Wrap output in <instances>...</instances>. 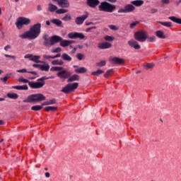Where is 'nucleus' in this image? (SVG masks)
Returning a JSON list of instances; mask_svg holds the SVG:
<instances>
[{
	"mask_svg": "<svg viewBox=\"0 0 181 181\" xmlns=\"http://www.w3.org/2000/svg\"><path fill=\"white\" fill-rule=\"evenodd\" d=\"M147 42H156V37L153 36V37H148L147 35Z\"/></svg>",
	"mask_w": 181,
	"mask_h": 181,
	"instance_id": "obj_40",
	"label": "nucleus"
},
{
	"mask_svg": "<svg viewBox=\"0 0 181 181\" xmlns=\"http://www.w3.org/2000/svg\"><path fill=\"white\" fill-rule=\"evenodd\" d=\"M5 57H10V59H13V60H16V57L15 55H9V54H5Z\"/></svg>",
	"mask_w": 181,
	"mask_h": 181,
	"instance_id": "obj_49",
	"label": "nucleus"
},
{
	"mask_svg": "<svg viewBox=\"0 0 181 181\" xmlns=\"http://www.w3.org/2000/svg\"><path fill=\"white\" fill-rule=\"evenodd\" d=\"M57 110V107H53V106H48L45 107V111L49 112V111H56Z\"/></svg>",
	"mask_w": 181,
	"mask_h": 181,
	"instance_id": "obj_36",
	"label": "nucleus"
},
{
	"mask_svg": "<svg viewBox=\"0 0 181 181\" xmlns=\"http://www.w3.org/2000/svg\"><path fill=\"white\" fill-rule=\"evenodd\" d=\"M40 66H41V64H34L33 65V67H35V68H38V69H40Z\"/></svg>",
	"mask_w": 181,
	"mask_h": 181,
	"instance_id": "obj_59",
	"label": "nucleus"
},
{
	"mask_svg": "<svg viewBox=\"0 0 181 181\" xmlns=\"http://www.w3.org/2000/svg\"><path fill=\"white\" fill-rule=\"evenodd\" d=\"M62 59H64L65 62H71V57H70L69 54L64 53L61 56Z\"/></svg>",
	"mask_w": 181,
	"mask_h": 181,
	"instance_id": "obj_27",
	"label": "nucleus"
},
{
	"mask_svg": "<svg viewBox=\"0 0 181 181\" xmlns=\"http://www.w3.org/2000/svg\"><path fill=\"white\" fill-rule=\"evenodd\" d=\"M156 36H157V37H159V39H166V35L163 34V31L162 30L156 31Z\"/></svg>",
	"mask_w": 181,
	"mask_h": 181,
	"instance_id": "obj_24",
	"label": "nucleus"
},
{
	"mask_svg": "<svg viewBox=\"0 0 181 181\" xmlns=\"http://www.w3.org/2000/svg\"><path fill=\"white\" fill-rule=\"evenodd\" d=\"M49 105H53V104H56V99H52L48 101Z\"/></svg>",
	"mask_w": 181,
	"mask_h": 181,
	"instance_id": "obj_50",
	"label": "nucleus"
},
{
	"mask_svg": "<svg viewBox=\"0 0 181 181\" xmlns=\"http://www.w3.org/2000/svg\"><path fill=\"white\" fill-rule=\"evenodd\" d=\"M17 73H28V71L26 70V69H19L16 71Z\"/></svg>",
	"mask_w": 181,
	"mask_h": 181,
	"instance_id": "obj_51",
	"label": "nucleus"
},
{
	"mask_svg": "<svg viewBox=\"0 0 181 181\" xmlns=\"http://www.w3.org/2000/svg\"><path fill=\"white\" fill-rule=\"evenodd\" d=\"M116 6L107 1L102 2L99 6V11L112 13L115 11Z\"/></svg>",
	"mask_w": 181,
	"mask_h": 181,
	"instance_id": "obj_4",
	"label": "nucleus"
},
{
	"mask_svg": "<svg viewBox=\"0 0 181 181\" xmlns=\"http://www.w3.org/2000/svg\"><path fill=\"white\" fill-rule=\"evenodd\" d=\"M62 52L61 47H57L52 51V53H60Z\"/></svg>",
	"mask_w": 181,
	"mask_h": 181,
	"instance_id": "obj_47",
	"label": "nucleus"
},
{
	"mask_svg": "<svg viewBox=\"0 0 181 181\" xmlns=\"http://www.w3.org/2000/svg\"><path fill=\"white\" fill-rule=\"evenodd\" d=\"M51 23H54V25H56V26H58V28H62V24L63 23V22H62V21H60L59 19L57 18H54L52 20H51Z\"/></svg>",
	"mask_w": 181,
	"mask_h": 181,
	"instance_id": "obj_18",
	"label": "nucleus"
},
{
	"mask_svg": "<svg viewBox=\"0 0 181 181\" xmlns=\"http://www.w3.org/2000/svg\"><path fill=\"white\" fill-rule=\"evenodd\" d=\"M132 4L135 6H142L144 5V0H135L132 1Z\"/></svg>",
	"mask_w": 181,
	"mask_h": 181,
	"instance_id": "obj_25",
	"label": "nucleus"
},
{
	"mask_svg": "<svg viewBox=\"0 0 181 181\" xmlns=\"http://www.w3.org/2000/svg\"><path fill=\"white\" fill-rule=\"evenodd\" d=\"M57 77H59V78H64V80H66V78L69 79V77H70V76H71V72L64 69V70H62L59 72H58L57 74Z\"/></svg>",
	"mask_w": 181,
	"mask_h": 181,
	"instance_id": "obj_8",
	"label": "nucleus"
},
{
	"mask_svg": "<svg viewBox=\"0 0 181 181\" xmlns=\"http://www.w3.org/2000/svg\"><path fill=\"white\" fill-rule=\"evenodd\" d=\"M30 19L25 17H19L16 22V25L18 29H22L23 25L28 26V25H30Z\"/></svg>",
	"mask_w": 181,
	"mask_h": 181,
	"instance_id": "obj_5",
	"label": "nucleus"
},
{
	"mask_svg": "<svg viewBox=\"0 0 181 181\" xmlns=\"http://www.w3.org/2000/svg\"><path fill=\"white\" fill-rule=\"evenodd\" d=\"M46 100V96H44L42 93H35L29 95L26 99L23 100V103H40L41 101H45Z\"/></svg>",
	"mask_w": 181,
	"mask_h": 181,
	"instance_id": "obj_3",
	"label": "nucleus"
},
{
	"mask_svg": "<svg viewBox=\"0 0 181 181\" xmlns=\"http://www.w3.org/2000/svg\"><path fill=\"white\" fill-rule=\"evenodd\" d=\"M77 87H78V83H68L62 88L61 91L62 93H64V94H69L71 91L76 90Z\"/></svg>",
	"mask_w": 181,
	"mask_h": 181,
	"instance_id": "obj_6",
	"label": "nucleus"
},
{
	"mask_svg": "<svg viewBox=\"0 0 181 181\" xmlns=\"http://www.w3.org/2000/svg\"><path fill=\"white\" fill-rule=\"evenodd\" d=\"M107 74H110L111 73H114V69H109L106 71Z\"/></svg>",
	"mask_w": 181,
	"mask_h": 181,
	"instance_id": "obj_60",
	"label": "nucleus"
},
{
	"mask_svg": "<svg viewBox=\"0 0 181 181\" xmlns=\"http://www.w3.org/2000/svg\"><path fill=\"white\" fill-rule=\"evenodd\" d=\"M93 29H97L96 26L90 27L86 29V32H90V30H93Z\"/></svg>",
	"mask_w": 181,
	"mask_h": 181,
	"instance_id": "obj_56",
	"label": "nucleus"
},
{
	"mask_svg": "<svg viewBox=\"0 0 181 181\" xmlns=\"http://www.w3.org/2000/svg\"><path fill=\"white\" fill-rule=\"evenodd\" d=\"M156 12H158L157 8H151V13H156Z\"/></svg>",
	"mask_w": 181,
	"mask_h": 181,
	"instance_id": "obj_57",
	"label": "nucleus"
},
{
	"mask_svg": "<svg viewBox=\"0 0 181 181\" xmlns=\"http://www.w3.org/2000/svg\"><path fill=\"white\" fill-rule=\"evenodd\" d=\"M80 80V76L74 74L68 78L67 83H73V81H78Z\"/></svg>",
	"mask_w": 181,
	"mask_h": 181,
	"instance_id": "obj_16",
	"label": "nucleus"
},
{
	"mask_svg": "<svg viewBox=\"0 0 181 181\" xmlns=\"http://www.w3.org/2000/svg\"><path fill=\"white\" fill-rule=\"evenodd\" d=\"M42 24L40 23L30 27V30L19 35L21 39H36L40 35Z\"/></svg>",
	"mask_w": 181,
	"mask_h": 181,
	"instance_id": "obj_1",
	"label": "nucleus"
},
{
	"mask_svg": "<svg viewBox=\"0 0 181 181\" xmlns=\"http://www.w3.org/2000/svg\"><path fill=\"white\" fill-rule=\"evenodd\" d=\"M1 81H3V83H6L8 81V76H5L4 78H0Z\"/></svg>",
	"mask_w": 181,
	"mask_h": 181,
	"instance_id": "obj_54",
	"label": "nucleus"
},
{
	"mask_svg": "<svg viewBox=\"0 0 181 181\" xmlns=\"http://www.w3.org/2000/svg\"><path fill=\"white\" fill-rule=\"evenodd\" d=\"M87 5L90 8H97L98 5H100V1L99 0H87L86 1Z\"/></svg>",
	"mask_w": 181,
	"mask_h": 181,
	"instance_id": "obj_12",
	"label": "nucleus"
},
{
	"mask_svg": "<svg viewBox=\"0 0 181 181\" xmlns=\"http://www.w3.org/2000/svg\"><path fill=\"white\" fill-rule=\"evenodd\" d=\"M42 108H43V106L34 105L31 107V110H33V111H40V110H42Z\"/></svg>",
	"mask_w": 181,
	"mask_h": 181,
	"instance_id": "obj_37",
	"label": "nucleus"
},
{
	"mask_svg": "<svg viewBox=\"0 0 181 181\" xmlns=\"http://www.w3.org/2000/svg\"><path fill=\"white\" fill-rule=\"evenodd\" d=\"M153 67H155V64L151 63V64H146V70H149V69H153Z\"/></svg>",
	"mask_w": 181,
	"mask_h": 181,
	"instance_id": "obj_42",
	"label": "nucleus"
},
{
	"mask_svg": "<svg viewBox=\"0 0 181 181\" xmlns=\"http://www.w3.org/2000/svg\"><path fill=\"white\" fill-rule=\"evenodd\" d=\"M157 23H160V25H162L163 26H165V28H172V26H173V25H172V22L170 21H157Z\"/></svg>",
	"mask_w": 181,
	"mask_h": 181,
	"instance_id": "obj_22",
	"label": "nucleus"
},
{
	"mask_svg": "<svg viewBox=\"0 0 181 181\" xmlns=\"http://www.w3.org/2000/svg\"><path fill=\"white\" fill-rule=\"evenodd\" d=\"M76 57L78 60H83V59L84 57V54H83L81 53H78L76 54Z\"/></svg>",
	"mask_w": 181,
	"mask_h": 181,
	"instance_id": "obj_46",
	"label": "nucleus"
},
{
	"mask_svg": "<svg viewBox=\"0 0 181 181\" xmlns=\"http://www.w3.org/2000/svg\"><path fill=\"white\" fill-rule=\"evenodd\" d=\"M113 64H123L125 63V59L122 58L114 57L112 59Z\"/></svg>",
	"mask_w": 181,
	"mask_h": 181,
	"instance_id": "obj_15",
	"label": "nucleus"
},
{
	"mask_svg": "<svg viewBox=\"0 0 181 181\" xmlns=\"http://www.w3.org/2000/svg\"><path fill=\"white\" fill-rule=\"evenodd\" d=\"M139 23V21H135L130 24V28L134 29Z\"/></svg>",
	"mask_w": 181,
	"mask_h": 181,
	"instance_id": "obj_44",
	"label": "nucleus"
},
{
	"mask_svg": "<svg viewBox=\"0 0 181 181\" xmlns=\"http://www.w3.org/2000/svg\"><path fill=\"white\" fill-rule=\"evenodd\" d=\"M42 39L44 40L43 45L45 46V47L54 46V45H56V43H59V42L62 40V37L59 35H54L50 37V36H49L47 34H45L42 36Z\"/></svg>",
	"mask_w": 181,
	"mask_h": 181,
	"instance_id": "obj_2",
	"label": "nucleus"
},
{
	"mask_svg": "<svg viewBox=\"0 0 181 181\" xmlns=\"http://www.w3.org/2000/svg\"><path fill=\"white\" fill-rule=\"evenodd\" d=\"M63 70V67L62 66H52L50 69V71H62Z\"/></svg>",
	"mask_w": 181,
	"mask_h": 181,
	"instance_id": "obj_34",
	"label": "nucleus"
},
{
	"mask_svg": "<svg viewBox=\"0 0 181 181\" xmlns=\"http://www.w3.org/2000/svg\"><path fill=\"white\" fill-rule=\"evenodd\" d=\"M45 105H49V101L45 102V103H43L42 104V107L45 106Z\"/></svg>",
	"mask_w": 181,
	"mask_h": 181,
	"instance_id": "obj_64",
	"label": "nucleus"
},
{
	"mask_svg": "<svg viewBox=\"0 0 181 181\" xmlns=\"http://www.w3.org/2000/svg\"><path fill=\"white\" fill-rule=\"evenodd\" d=\"M40 59V56H33L32 58L30 59L31 62H34L35 63H42V61L39 60Z\"/></svg>",
	"mask_w": 181,
	"mask_h": 181,
	"instance_id": "obj_29",
	"label": "nucleus"
},
{
	"mask_svg": "<svg viewBox=\"0 0 181 181\" xmlns=\"http://www.w3.org/2000/svg\"><path fill=\"white\" fill-rule=\"evenodd\" d=\"M134 39L138 42H146L148 39V33L146 31H138L134 33Z\"/></svg>",
	"mask_w": 181,
	"mask_h": 181,
	"instance_id": "obj_7",
	"label": "nucleus"
},
{
	"mask_svg": "<svg viewBox=\"0 0 181 181\" xmlns=\"http://www.w3.org/2000/svg\"><path fill=\"white\" fill-rule=\"evenodd\" d=\"M128 45L130 47H134L136 50H139L141 49V45L135 40H131L128 41Z\"/></svg>",
	"mask_w": 181,
	"mask_h": 181,
	"instance_id": "obj_13",
	"label": "nucleus"
},
{
	"mask_svg": "<svg viewBox=\"0 0 181 181\" xmlns=\"http://www.w3.org/2000/svg\"><path fill=\"white\" fill-rule=\"evenodd\" d=\"M104 71L101 70V69H98L96 71H93L91 73L92 76H98L101 74H103Z\"/></svg>",
	"mask_w": 181,
	"mask_h": 181,
	"instance_id": "obj_32",
	"label": "nucleus"
},
{
	"mask_svg": "<svg viewBox=\"0 0 181 181\" xmlns=\"http://www.w3.org/2000/svg\"><path fill=\"white\" fill-rule=\"evenodd\" d=\"M37 10L39 12H40V11H42V6L38 5V6H37Z\"/></svg>",
	"mask_w": 181,
	"mask_h": 181,
	"instance_id": "obj_62",
	"label": "nucleus"
},
{
	"mask_svg": "<svg viewBox=\"0 0 181 181\" xmlns=\"http://www.w3.org/2000/svg\"><path fill=\"white\" fill-rule=\"evenodd\" d=\"M87 18H88V13L83 15L81 17H77L75 19V23H76V25H83V23H84V21H86Z\"/></svg>",
	"mask_w": 181,
	"mask_h": 181,
	"instance_id": "obj_11",
	"label": "nucleus"
},
{
	"mask_svg": "<svg viewBox=\"0 0 181 181\" xmlns=\"http://www.w3.org/2000/svg\"><path fill=\"white\" fill-rule=\"evenodd\" d=\"M52 64H53V66H63V64H64V62L56 59L52 62Z\"/></svg>",
	"mask_w": 181,
	"mask_h": 181,
	"instance_id": "obj_26",
	"label": "nucleus"
},
{
	"mask_svg": "<svg viewBox=\"0 0 181 181\" xmlns=\"http://www.w3.org/2000/svg\"><path fill=\"white\" fill-rule=\"evenodd\" d=\"M67 12H69V11L64 8H61L56 11V13H57V15H62V13H67Z\"/></svg>",
	"mask_w": 181,
	"mask_h": 181,
	"instance_id": "obj_35",
	"label": "nucleus"
},
{
	"mask_svg": "<svg viewBox=\"0 0 181 181\" xmlns=\"http://www.w3.org/2000/svg\"><path fill=\"white\" fill-rule=\"evenodd\" d=\"M168 19H170V21H172V22H175V23H178L179 25H181V18L175 16H170L168 17Z\"/></svg>",
	"mask_w": 181,
	"mask_h": 181,
	"instance_id": "obj_23",
	"label": "nucleus"
},
{
	"mask_svg": "<svg viewBox=\"0 0 181 181\" xmlns=\"http://www.w3.org/2000/svg\"><path fill=\"white\" fill-rule=\"evenodd\" d=\"M7 97H8V98H11L12 100H18L19 96L16 93H8Z\"/></svg>",
	"mask_w": 181,
	"mask_h": 181,
	"instance_id": "obj_31",
	"label": "nucleus"
},
{
	"mask_svg": "<svg viewBox=\"0 0 181 181\" xmlns=\"http://www.w3.org/2000/svg\"><path fill=\"white\" fill-rule=\"evenodd\" d=\"M25 59H32V57H33V55L30 54H28L25 55Z\"/></svg>",
	"mask_w": 181,
	"mask_h": 181,
	"instance_id": "obj_55",
	"label": "nucleus"
},
{
	"mask_svg": "<svg viewBox=\"0 0 181 181\" xmlns=\"http://www.w3.org/2000/svg\"><path fill=\"white\" fill-rule=\"evenodd\" d=\"M46 83L45 82H33V81H30L29 82V86L31 88H42L43 86H45Z\"/></svg>",
	"mask_w": 181,
	"mask_h": 181,
	"instance_id": "obj_10",
	"label": "nucleus"
},
{
	"mask_svg": "<svg viewBox=\"0 0 181 181\" xmlns=\"http://www.w3.org/2000/svg\"><path fill=\"white\" fill-rule=\"evenodd\" d=\"M60 42V46L62 47H67V46H69V40H62Z\"/></svg>",
	"mask_w": 181,
	"mask_h": 181,
	"instance_id": "obj_30",
	"label": "nucleus"
},
{
	"mask_svg": "<svg viewBox=\"0 0 181 181\" xmlns=\"http://www.w3.org/2000/svg\"><path fill=\"white\" fill-rule=\"evenodd\" d=\"M60 56H62L60 54H57L55 56H52V59H57V57H60Z\"/></svg>",
	"mask_w": 181,
	"mask_h": 181,
	"instance_id": "obj_63",
	"label": "nucleus"
},
{
	"mask_svg": "<svg viewBox=\"0 0 181 181\" xmlns=\"http://www.w3.org/2000/svg\"><path fill=\"white\" fill-rule=\"evenodd\" d=\"M18 82L19 83H28V85H29V83H30V81H29V80L23 78V76H21L18 78Z\"/></svg>",
	"mask_w": 181,
	"mask_h": 181,
	"instance_id": "obj_39",
	"label": "nucleus"
},
{
	"mask_svg": "<svg viewBox=\"0 0 181 181\" xmlns=\"http://www.w3.org/2000/svg\"><path fill=\"white\" fill-rule=\"evenodd\" d=\"M112 30H118L119 28L117 25H110L108 26Z\"/></svg>",
	"mask_w": 181,
	"mask_h": 181,
	"instance_id": "obj_45",
	"label": "nucleus"
},
{
	"mask_svg": "<svg viewBox=\"0 0 181 181\" xmlns=\"http://www.w3.org/2000/svg\"><path fill=\"white\" fill-rule=\"evenodd\" d=\"M105 64H107L105 61H101L100 62H98L96 66L97 67H103V66H105Z\"/></svg>",
	"mask_w": 181,
	"mask_h": 181,
	"instance_id": "obj_41",
	"label": "nucleus"
},
{
	"mask_svg": "<svg viewBox=\"0 0 181 181\" xmlns=\"http://www.w3.org/2000/svg\"><path fill=\"white\" fill-rule=\"evenodd\" d=\"M57 4L61 8H69L70 2L68 0H57Z\"/></svg>",
	"mask_w": 181,
	"mask_h": 181,
	"instance_id": "obj_14",
	"label": "nucleus"
},
{
	"mask_svg": "<svg viewBox=\"0 0 181 181\" xmlns=\"http://www.w3.org/2000/svg\"><path fill=\"white\" fill-rule=\"evenodd\" d=\"M62 21H64V22L71 21V16H70V14H66L64 18H62Z\"/></svg>",
	"mask_w": 181,
	"mask_h": 181,
	"instance_id": "obj_38",
	"label": "nucleus"
},
{
	"mask_svg": "<svg viewBox=\"0 0 181 181\" xmlns=\"http://www.w3.org/2000/svg\"><path fill=\"white\" fill-rule=\"evenodd\" d=\"M12 88H14L15 90H28V85H23V86H13Z\"/></svg>",
	"mask_w": 181,
	"mask_h": 181,
	"instance_id": "obj_28",
	"label": "nucleus"
},
{
	"mask_svg": "<svg viewBox=\"0 0 181 181\" xmlns=\"http://www.w3.org/2000/svg\"><path fill=\"white\" fill-rule=\"evenodd\" d=\"M112 45L110 42H103V43H99L98 47L99 49H110Z\"/></svg>",
	"mask_w": 181,
	"mask_h": 181,
	"instance_id": "obj_17",
	"label": "nucleus"
},
{
	"mask_svg": "<svg viewBox=\"0 0 181 181\" xmlns=\"http://www.w3.org/2000/svg\"><path fill=\"white\" fill-rule=\"evenodd\" d=\"M49 69L50 66L49 65V64H41L40 66V69L41 71H49Z\"/></svg>",
	"mask_w": 181,
	"mask_h": 181,
	"instance_id": "obj_21",
	"label": "nucleus"
},
{
	"mask_svg": "<svg viewBox=\"0 0 181 181\" xmlns=\"http://www.w3.org/2000/svg\"><path fill=\"white\" fill-rule=\"evenodd\" d=\"M68 37H69V39H80V40H83V39H85L86 36L81 33H71L68 34Z\"/></svg>",
	"mask_w": 181,
	"mask_h": 181,
	"instance_id": "obj_9",
	"label": "nucleus"
},
{
	"mask_svg": "<svg viewBox=\"0 0 181 181\" xmlns=\"http://www.w3.org/2000/svg\"><path fill=\"white\" fill-rule=\"evenodd\" d=\"M49 78L46 77V76H43L39 79H37V81H40V83H45V80H48Z\"/></svg>",
	"mask_w": 181,
	"mask_h": 181,
	"instance_id": "obj_48",
	"label": "nucleus"
},
{
	"mask_svg": "<svg viewBox=\"0 0 181 181\" xmlns=\"http://www.w3.org/2000/svg\"><path fill=\"white\" fill-rule=\"evenodd\" d=\"M45 60H49V59H53V56H50V55H44L43 56Z\"/></svg>",
	"mask_w": 181,
	"mask_h": 181,
	"instance_id": "obj_53",
	"label": "nucleus"
},
{
	"mask_svg": "<svg viewBox=\"0 0 181 181\" xmlns=\"http://www.w3.org/2000/svg\"><path fill=\"white\" fill-rule=\"evenodd\" d=\"M118 13H127V10L124 8H122L118 10Z\"/></svg>",
	"mask_w": 181,
	"mask_h": 181,
	"instance_id": "obj_52",
	"label": "nucleus"
},
{
	"mask_svg": "<svg viewBox=\"0 0 181 181\" xmlns=\"http://www.w3.org/2000/svg\"><path fill=\"white\" fill-rule=\"evenodd\" d=\"M9 49H11V45H7L4 47V50H6V52H8Z\"/></svg>",
	"mask_w": 181,
	"mask_h": 181,
	"instance_id": "obj_61",
	"label": "nucleus"
},
{
	"mask_svg": "<svg viewBox=\"0 0 181 181\" xmlns=\"http://www.w3.org/2000/svg\"><path fill=\"white\" fill-rule=\"evenodd\" d=\"M48 11L49 12H55L57 11V6L52 3L48 4Z\"/></svg>",
	"mask_w": 181,
	"mask_h": 181,
	"instance_id": "obj_20",
	"label": "nucleus"
},
{
	"mask_svg": "<svg viewBox=\"0 0 181 181\" xmlns=\"http://www.w3.org/2000/svg\"><path fill=\"white\" fill-rule=\"evenodd\" d=\"M86 71H87V69H86L84 67H81L79 69H75V72L76 73H79V74L86 73Z\"/></svg>",
	"mask_w": 181,
	"mask_h": 181,
	"instance_id": "obj_33",
	"label": "nucleus"
},
{
	"mask_svg": "<svg viewBox=\"0 0 181 181\" xmlns=\"http://www.w3.org/2000/svg\"><path fill=\"white\" fill-rule=\"evenodd\" d=\"M115 38L111 37V36H109V35H107L105 37V40H106L107 42H112L115 40Z\"/></svg>",
	"mask_w": 181,
	"mask_h": 181,
	"instance_id": "obj_43",
	"label": "nucleus"
},
{
	"mask_svg": "<svg viewBox=\"0 0 181 181\" xmlns=\"http://www.w3.org/2000/svg\"><path fill=\"white\" fill-rule=\"evenodd\" d=\"M162 4H170V0H161Z\"/></svg>",
	"mask_w": 181,
	"mask_h": 181,
	"instance_id": "obj_58",
	"label": "nucleus"
},
{
	"mask_svg": "<svg viewBox=\"0 0 181 181\" xmlns=\"http://www.w3.org/2000/svg\"><path fill=\"white\" fill-rule=\"evenodd\" d=\"M124 8L126 9L127 13L135 11V6L132 4H127L124 6Z\"/></svg>",
	"mask_w": 181,
	"mask_h": 181,
	"instance_id": "obj_19",
	"label": "nucleus"
}]
</instances>
